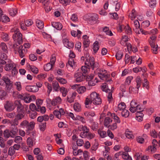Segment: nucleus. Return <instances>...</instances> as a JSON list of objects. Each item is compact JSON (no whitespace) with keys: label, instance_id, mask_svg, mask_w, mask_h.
Here are the masks:
<instances>
[{"label":"nucleus","instance_id":"obj_58","mask_svg":"<svg viewBox=\"0 0 160 160\" xmlns=\"http://www.w3.org/2000/svg\"><path fill=\"white\" fill-rule=\"evenodd\" d=\"M7 94V92L3 90L0 92V98L1 100L5 98V97Z\"/></svg>","mask_w":160,"mask_h":160},{"label":"nucleus","instance_id":"obj_55","mask_svg":"<svg viewBox=\"0 0 160 160\" xmlns=\"http://www.w3.org/2000/svg\"><path fill=\"white\" fill-rule=\"evenodd\" d=\"M125 29L126 33L129 35L132 34L131 29L128 24H127V26H126Z\"/></svg>","mask_w":160,"mask_h":160},{"label":"nucleus","instance_id":"obj_15","mask_svg":"<svg viewBox=\"0 0 160 160\" xmlns=\"http://www.w3.org/2000/svg\"><path fill=\"white\" fill-rule=\"evenodd\" d=\"M52 25L58 30H61L62 28V24L59 22H52Z\"/></svg>","mask_w":160,"mask_h":160},{"label":"nucleus","instance_id":"obj_54","mask_svg":"<svg viewBox=\"0 0 160 160\" xmlns=\"http://www.w3.org/2000/svg\"><path fill=\"white\" fill-rule=\"evenodd\" d=\"M15 150L12 147H10L8 150V154L9 155L12 156L15 153Z\"/></svg>","mask_w":160,"mask_h":160},{"label":"nucleus","instance_id":"obj_50","mask_svg":"<svg viewBox=\"0 0 160 160\" xmlns=\"http://www.w3.org/2000/svg\"><path fill=\"white\" fill-rule=\"evenodd\" d=\"M98 82V80H97V78H96L95 79H92L88 82V84L89 86H94L96 83Z\"/></svg>","mask_w":160,"mask_h":160},{"label":"nucleus","instance_id":"obj_38","mask_svg":"<svg viewBox=\"0 0 160 160\" xmlns=\"http://www.w3.org/2000/svg\"><path fill=\"white\" fill-rule=\"evenodd\" d=\"M98 42L96 41L93 44V51L94 53H96L99 48Z\"/></svg>","mask_w":160,"mask_h":160},{"label":"nucleus","instance_id":"obj_17","mask_svg":"<svg viewBox=\"0 0 160 160\" xmlns=\"http://www.w3.org/2000/svg\"><path fill=\"white\" fill-rule=\"evenodd\" d=\"M27 52V49L22 48L18 50L17 52L19 53V56L21 58H22L25 57V55Z\"/></svg>","mask_w":160,"mask_h":160},{"label":"nucleus","instance_id":"obj_6","mask_svg":"<svg viewBox=\"0 0 160 160\" xmlns=\"http://www.w3.org/2000/svg\"><path fill=\"white\" fill-rule=\"evenodd\" d=\"M14 104L17 107V113H22L25 114V111H27V108H28V106L26 105L25 107V110H24V106L21 103L20 100H16L14 102Z\"/></svg>","mask_w":160,"mask_h":160},{"label":"nucleus","instance_id":"obj_1","mask_svg":"<svg viewBox=\"0 0 160 160\" xmlns=\"http://www.w3.org/2000/svg\"><path fill=\"white\" fill-rule=\"evenodd\" d=\"M96 72L99 78L102 80L105 81V82L101 85V89L104 92H108L110 90L108 89V84H111L113 81L110 78V75L107 73V71L105 70L97 68Z\"/></svg>","mask_w":160,"mask_h":160},{"label":"nucleus","instance_id":"obj_14","mask_svg":"<svg viewBox=\"0 0 160 160\" xmlns=\"http://www.w3.org/2000/svg\"><path fill=\"white\" fill-rule=\"evenodd\" d=\"M98 15L94 13L92 14V16L88 18V20L89 22H91L92 24H94L96 22V21L98 20Z\"/></svg>","mask_w":160,"mask_h":160},{"label":"nucleus","instance_id":"obj_59","mask_svg":"<svg viewBox=\"0 0 160 160\" xmlns=\"http://www.w3.org/2000/svg\"><path fill=\"white\" fill-rule=\"evenodd\" d=\"M82 45V43L80 42H77L75 45V48L78 50V51L80 52L81 51V48Z\"/></svg>","mask_w":160,"mask_h":160},{"label":"nucleus","instance_id":"obj_12","mask_svg":"<svg viewBox=\"0 0 160 160\" xmlns=\"http://www.w3.org/2000/svg\"><path fill=\"white\" fill-rule=\"evenodd\" d=\"M26 89L30 92H37L39 89L36 86H27L26 87Z\"/></svg>","mask_w":160,"mask_h":160},{"label":"nucleus","instance_id":"obj_3","mask_svg":"<svg viewBox=\"0 0 160 160\" xmlns=\"http://www.w3.org/2000/svg\"><path fill=\"white\" fill-rule=\"evenodd\" d=\"M35 124V123L33 121L29 122L27 120H25L21 122L20 127L22 128H26V134L27 135H29L30 134L31 131L34 129Z\"/></svg>","mask_w":160,"mask_h":160},{"label":"nucleus","instance_id":"obj_10","mask_svg":"<svg viewBox=\"0 0 160 160\" xmlns=\"http://www.w3.org/2000/svg\"><path fill=\"white\" fill-rule=\"evenodd\" d=\"M149 43L152 48V50L153 53L156 54L158 53V46L157 45H156V41H150Z\"/></svg>","mask_w":160,"mask_h":160},{"label":"nucleus","instance_id":"obj_8","mask_svg":"<svg viewBox=\"0 0 160 160\" xmlns=\"http://www.w3.org/2000/svg\"><path fill=\"white\" fill-rule=\"evenodd\" d=\"M16 107V105L14 103L7 101L6 103L4 105V108L7 111H11L13 110Z\"/></svg>","mask_w":160,"mask_h":160},{"label":"nucleus","instance_id":"obj_11","mask_svg":"<svg viewBox=\"0 0 160 160\" xmlns=\"http://www.w3.org/2000/svg\"><path fill=\"white\" fill-rule=\"evenodd\" d=\"M108 115H110L112 117L115 123H120L121 122L120 118L115 113H111L110 112H108Z\"/></svg>","mask_w":160,"mask_h":160},{"label":"nucleus","instance_id":"obj_46","mask_svg":"<svg viewBox=\"0 0 160 160\" xmlns=\"http://www.w3.org/2000/svg\"><path fill=\"white\" fill-rule=\"evenodd\" d=\"M156 4L157 2L156 0H150L149 2V6L152 8H153L155 7Z\"/></svg>","mask_w":160,"mask_h":160},{"label":"nucleus","instance_id":"obj_28","mask_svg":"<svg viewBox=\"0 0 160 160\" xmlns=\"http://www.w3.org/2000/svg\"><path fill=\"white\" fill-rule=\"evenodd\" d=\"M135 81L137 83L136 88L138 91L139 88L141 86L142 83V80L140 77L138 76L136 78Z\"/></svg>","mask_w":160,"mask_h":160},{"label":"nucleus","instance_id":"obj_2","mask_svg":"<svg viewBox=\"0 0 160 160\" xmlns=\"http://www.w3.org/2000/svg\"><path fill=\"white\" fill-rule=\"evenodd\" d=\"M84 56L86 61L85 62V65L90 67H91L92 70L97 68L98 64L97 62H95L94 58L93 57H89L90 55L88 52L85 50L84 52Z\"/></svg>","mask_w":160,"mask_h":160},{"label":"nucleus","instance_id":"obj_4","mask_svg":"<svg viewBox=\"0 0 160 160\" xmlns=\"http://www.w3.org/2000/svg\"><path fill=\"white\" fill-rule=\"evenodd\" d=\"M22 37V34L19 31V29H16L13 35L12 38L14 41L17 42L18 44L20 45L22 44L23 42Z\"/></svg>","mask_w":160,"mask_h":160},{"label":"nucleus","instance_id":"obj_43","mask_svg":"<svg viewBox=\"0 0 160 160\" xmlns=\"http://www.w3.org/2000/svg\"><path fill=\"white\" fill-rule=\"evenodd\" d=\"M30 69L32 72L34 74H37L38 72V69L34 66L29 65Z\"/></svg>","mask_w":160,"mask_h":160},{"label":"nucleus","instance_id":"obj_33","mask_svg":"<svg viewBox=\"0 0 160 160\" xmlns=\"http://www.w3.org/2000/svg\"><path fill=\"white\" fill-rule=\"evenodd\" d=\"M127 129L125 132V134L127 138L129 139H133L134 138V135L132 134V132L128 131Z\"/></svg>","mask_w":160,"mask_h":160},{"label":"nucleus","instance_id":"obj_26","mask_svg":"<svg viewBox=\"0 0 160 160\" xmlns=\"http://www.w3.org/2000/svg\"><path fill=\"white\" fill-rule=\"evenodd\" d=\"M12 48L14 49L15 53H16L18 50L23 48V46L22 45L19 46L16 43L13 45Z\"/></svg>","mask_w":160,"mask_h":160},{"label":"nucleus","instance_id":"obj_9","mask_svg":"<svg viewBox=\"0 0 160 160\" xmlns=\"http://www.w3.org/2000/svg\"><path fill=\"white\" fill-rule=\"evenodd\" d=\"M7 62V63L5 64L4 68L6 71L11 70L14 67L15 65H16L10 59H8Z\"/></svg>","mask_w":160,"mask_h":160},{"label":"nucleus","instance_id":"obj_47","mask_svg":"<svg viewBox=\"0 0 160 160\" xmlns=\"http://www.w3.org/2000/svg\"><path fill=\"white\" fill-rule=\"evenodd\" d=\"M60 92L62 93V95L63 97H65L67 94L68 92L67 89L64 87H61L60 88Z\"/></svg>","mask_w":160,"mask_h":160},{"label":"nucleus","instance_id":"obj_52","mask_svg":"<svg viewBox=\"0 0 160 160\" xmlns=\"http://www.w3.org/2000/svg\"><path fill=\"white\" fill-rule=\"evenodd\" d=\"M1 47L3 52L5 53H8L7 47L5 43L2 42L1 43Z\"/></svg>","mask_w":160,"mask_h":160},{"label":"nucleus","instance_id":"obj_13","mask_svg":"<svg viewBox=\"0 0 160 160\" xmlns=\"http://www.w3.org/2000/svg\"><path fill=\"white\" fill-rule=\"evenodd\" d=\"M137 103L132 101L130 103L131 107L129 109L130 112L133 113L136 112L137 111Z\"/></svg>","mask_w":160,"mask_h":160},{"label":"nucleus","instance_id":"obj_27","mask_svg":"<svg viewBox=\"0 0 160 160\" xmlns=\"http://www.w3.org/2000/svg\"><path fill=\"white\" fill-rule=\"evenodd\" d=\"M73 107L74 110L77 112H79L81 110V105L78 102L75 103L73 105Z\"/></svg>","mask_w":160,"mask_h":160},{"label":"nucleus","instance_id":"obj_18","mask_svg":"<svg viewBox=\"0 0 160 160\" xmlns=\"http://www.w3.org/2000/svg\"><path fill=\"white\" fill-rule=\"evenodd\" d=\"M119 152L121 153L120 156L122 155V158L123 159L128 160H132L131 157L129 155L127 152Z\"/></svg>","mask_w":160,"mask_h":160},{"label":"nucleus","instance_id":"obj_7","mask_svg":"<svg viewBox=\"0 0 160 160\" xmlns=\"http://www.w3.org/2000/svg\"><path fill=\"white\" fill-rule=\"evenodd\" d=\"M86 76L82 74V72H77L74 75L75 80L77 82H80L85 79Z\"/></svg>","mask_w":160,"mask_h":160},{"label":"nucleus","instance_id":"obj_29","mask_svg":"<svg viewBox=\"0 0 160 160\" xmlns=\"http://www.w3.org/2000/svg\"><path fill=\"white\" fill-rule=\"evenodd\" d=\"M9 12L11 16H14L17 13V9L16 8H12L10 9Z\"/></svg>","mask_w":160,"mask_h":160},{"label":"nucleus","instance_id":"obj_20","mask_svg":"<svg viewBox=\"0 0 160 160\" xmlns=\"http://www.w3.org/2000/svg\"><path fill=\"white\" fill-rule=\"evenodd\" d=\"M82 66L81 68V71L80 72H82V74L86 76V75L88 74V69H90V67H91L90 66L89 67L87 66Z\"/></svg>","mask_w":160,"mask_h":160},{"label":"nucleus","instance_id":"obj_45","mask_svg":"<svg viewBox=\"0 0 160 160\" xmlns=\"http://www.w3.org/2000/svg\"><path fill=\"white\" fill-rule=\"evenodd\" d=\"M118 108L119 110H123L126 108V105L125 103L121 102L118 105Z\"/></svg>","mask_w":160,"mask_h":160},{"label":"nucleus","instance_id":"obj_25","mask_svg":"<svg viewBox=\"0 0 160 160\" xmlns=\"http://www.w3.org/2000/svg\"><path fill=\"white\" fill-rule=\"evenodd\" d=\"M36 22L37 26L40 29H42L44 27V23L42 21L37 19Z\"/></svg>","mask_w":160,"mask_h":160},{"label":"nucleus","instance_id":"obj_63","mask_svg":"<svg viewBox=\"0 0 160 160\" xmlns=\"http://www.w3.org/2000/svg\"><path fill=\"white\" fill-rule=\"evenodd\" d=\"M24 23L26 26L29 27L33 23V22L31 19H29L25 21Z\"/></svg>","mask_w":160,"mask_h":160},{"label":"nucleus","instance_id":"obj_48","mask_svg":"<svg viewBox=\"0 0 160 160\" xmlns=\"http://www.w3.org/2000/svg\"><path fill=\"white\" fill-rule=\"evenodd\" d=\"M86 90V88L85 86H81L79 87L77 89V91L80 94L83 93Z\"/></svg>","mask_w":160,"mask_h":160},{"label":"nucleus","instance_id":"obj_40","mask_svg":"<svg viewBox=\"0 0 160 160\" xmlns=\"http://www.w3.org/2000/svg\"><path fill=\"white\" fill-rule=\"evenodd\" d=\"M53 66L50 63H49L44 65V69L45 71H48L51 70Z\"/></svg>","mask_w":160,"mask_h":160},{"label":"nucleus","instance_id":"obj_42","mask_svg":"<svg viewBox=\"0 0 160 160\" xmlns=\"http://www.w3.org/2000/svg\"><path fill=\"white\" fill-rule=\"evenodd\" d=\"M121 114L122 117L126 118L129 116V112L128 110L124 109L122 111Z\"/></svg>","mask_w":160,"mask_h":160},{"label":"nucleus","instance_id":"obj_22","mask_svg":"<svg viewBox=\"0 0 160 160\" xmlns=\"http://www.w3.org/2000/svg\"><path fill=\"white\" fill-rule=\"evenodd\" d=\"M36 140L35 138H27V144L29 147H31L33 145V142Z\"/></svg>","mask_w":160,"mask_h":160},{"label":"nucleus","instance_id":"obj_61","mask_svg":"<svg viewBox=\"0 0 160 160\" xmlns=\"http://www.w3.org/2000/svg\"><path fill=\"white\" fill-rule=\"evenodd\" d=\"M150 24V22L149 21L146 20L142 22L141 26L144 28H147L149 26Z\"/></svg>","mask_w":160,"mask_h":160},{"label":"nucleus","instance_id":"obj_64","mask_svg":"<svg viewBox=\"0 0 160 160\" xmlns=\"http://www.w3.org/2000/svg\"><path fill=\"white\" fill-rule=\"evenodd\" d=\"M56 79L61 83L62 84H66L67 82V80L62 78H57Z\"/></svg>","mask_w":160,"mask_h":160},{"label":"nucleus","instance_id":"obj_32","mask_svg":"<svg viewBox=\"0 0 160 160\" xmlns=\"http://www.w3.org/2000/svg\"><path fill=\"white\" fill-rule=\"evenodd\" d=\"M99 95L96 92H92L90 95V98L91 99V100L93 102L95 100L96 98L98 97Z\"/></svg>","mask_w":160,"mask_h":160},{"label":"nucleus","instance_id":"obj_53","mask_svg":"<svg viewBox=\"0 0 160 160\" xmlns=\"http://www.w3.org/2000/svg\"><path fill=\"white\" fill-rule=\"evenodd\" d=\"M91 128L93 130L96 131L98 128V124L96 122H93L91 126Z\"/></svg>","mask_w":160,"mask_h":160},{"label":"nucleus","instance_id":"obj_31","mask_svg":"<svg viewBox=\"0 0 160 160\" xmlns=\"http://www.w3.org/2000/svg\"><path fill=\"white\" fill-rule=\"evenodd\" d=\"M134 25L136 27L135 32L137 33L140 34L139 31L138 29L139 28L140 26L139 22L137 20H135L134 22Z\"/></svg>","mask_w":160,"mask_h":160},{"label":"nucleus","instance_id":"obj_24","mask_svg":"<svg viewBox=\"0 0 160 160\" xmlns=\"http://www.w3.org/2000/svg\"><path fill=\"white\" fill-rule=\"evenodd\" d=\"M52 86L54 90L56 92L59 91V88H60L58 83L57 81H53L52 83Z\"/></svg>","mask_w":160,"mask_h":160},{"label":"nucleus","instance_id":"obj_39","mask_svg":"<svg viewBox=\"0 0 160 160\" xmlns=\"http://www.w3.org/2000/svg\"><path fill=\"white\" fill-rule=\"evenodd\" d=\"M28 113H30V117L32 119L35 118L37 116V112L35 111H32L31 112L29 110L27 112Z\"/></svg>","mask_w":160,"mask_h":160},{"label":"nucleus","instance_id":"obj_23","mask_svg":"<svg viewBox=\"0 0 160 160\" xmlns=\"http://www.w3.org/2000/svg\"><path fill=\"white\" fill-rule=\"evenodd\" d=\"M99 145V143L98 141L96 139H95L94 142L91 148V149L92 151H96L98 148Z\"/></svg>","mask_w":160,"mask_h":160},{"label":"nucleus","instance_id":"obj_56","mask_svg":"<svg viewBox=\"0 0 160 160\" xmlns=\"http://www.w3.org/2000/svg\"><path fill=\"white\" fill-rule=\"evenodd\" d=\"M98 133L99 134L100 136L102 138H104L106 136V132L104 131H101L99 129L98 130Z\"/></svg>","mask_w":160,"mask_h":160},{"label":"nucleus","instance_id":"obj_16","mask_svg":"<svg viewBox=\"0 0 160 160\" xmlns=\"http://www.w3.org/2000/svg\"><path fill=\"white\" fill-rule=\"evenodd\" d=\"M80 128L83 131L82 132H81L80 133V136H82L85 134H86L89 131V129L87 126H83V125L80 126Z\"/></svg>","mask_w":160,"mask_h":160},{"label":"nucleus","instance_id":"obj_41","mask_svg":"<svg viewBox=\"0 0 160 160\" xmlns=\"http://www.w3.org/2000/svg\"><path fill=\"white\" fill-rule=\"evenodd\" d=\"M102 103V99L100 97L99 95L97 97L95 100L93 101V103L95 105H100Z\"/></svg>","mask_w":160,"mask_h":160},{"label":"nucleus","instance_id":"obj_36","mask_svg":"<svg viewBox=\"0 0 160 160\" xmlns=\"http://www.w3.org/2000/svg\"><path fill=\"white\" fill-rule=\"evenodd\" d=\"M123 56V53L121 51H118L115 57L116 59L118 60H120Z\"/></svg>","mask_w":160,"mask_h":160},{"label":"nucleus","instance_id":"obj_37","mask_svg":"<svg viewBox=\"0 0 160 160\" xmlns=\"http://www.w3.org/2000/svg\"><path fill=\"white\" fill-rule=\"evenodd\" d=\"M1 21L3 22L7 23L9 22L10 20V18L7 16L3 15V16H1Z\"/></svg>","mask_w":160,"mask_h":160},{"label":"nucleus","instance_id":"obj_21","mask_svg":"<svg viewBox=\"0 0 160 160\" xmlns=\"http://www.w3.org/2000/svg\"><path fill=\"white\" fill-rule=\"evenodd\" d=\"M94 137V134H93L91 132H89L87 134H85L82 136H81V137L82 138H86L90 139H91L93 138Z\"/></svg>","mask_w":160,"mask_h":160},{"label":"nucleus","instance_id":"obj_19","mask_svg":"<svg viewBox=\"0 0 160 160\" xmlns=\"http://www.w3.org/2000/svg\"><path fill=\"white\" fill-rule=\"evenodd\" d=\"M112 121V118H109V117H106L105 118L104 124V126L108 128V126L110 125H109L110 123H111Z\"/></svg>","mask_w":160,"mask_h":160},{"label":"nucleus","instance_id":"obj_44","mask_svg":"<svg viewBox=\"0 0 160 160\" xmlns=\"http://www.w3.org/2000/svg\"><path fill=\"white\" fill-rule=\"evenodd\" d=\"M45 84L47 86V88H48L47 92L48 93V96H49L50 92L52 90V88L51 85L48 82H45Z\"/></svg>","mask_w":160,"mask_h":160},{"label":"nucleus","instance_id":"obj_5","mask_svg":"<svg viewBox=\"0 0 160 160\" xmlns=\"http://www.w3.org/2000/svg\"><path fill=\"white\" fill-rule=\"evenodd\" d=\"M2 80L6 84L5 88L7 92H9L13 88V82L10 81V79L7 76H3Z\"/></svg>","mask_w":160,"mask_h":160},{"label":"nucleus","instance_id":"obj_62","mask_svg":"<svg viewBox=\"0 0 160 160\" xmlns=\"http://www.w3.org/2000/svg\"><path fill=\"white\" fill-rule=\"evenodd\" d=\"M14 84L16 86V89L18 91H20L22 89V86L20 82H16Z\"/></svg>","mask_w":160,"mask_h":160},{"label":"nucleus","instance_id":"obj_60","mask_svg":"<svg viewBox=\"0 0 160 160\" xmlns=\"http://www.w3.org/2000/svg\"><path fill=\"white\" fill-rule=\"evenodd\" d=\"M25 114L17 113V114L15 117L18 120H21L24 118Z\"/></svg>","mask_w":160,"mask_h":160},{"label":"nucleus","instance_id":"obj_49","mask_svg":"<svg viewBox=\"0 0 160 160\" xmlns=\"http://www.w3.org/2000/svg\"><path fill=\"white\" fill-rule=\"evenodd\" d=\"M131 15L129 16L132 20H133L136 18L137 12L134 9H133Z\"/></svg>","mask_w":160,"mask_h":160},{"label":"nucleus","instance_id":"obj_30","mask_svg":"<svg viewBox=\"0 0 160 160\" xmlns=\"http://www.w3.org/2000/svg\"><path fill=\"white\" fill-rule=\"evenodd\" d=\"M102 31L103 32L106 33V34L112 36L113 35V34L111 30H109V28L107 27H105L103 28Z\"/></svg>","mask_w":160,"mask_h":160},{"label":"nucleus","instance_id":"obj_57","mask_svg":"<svg viewBox=\"0 0 160 160\" xmlns=\"http://www.w3.org/2000/svg\"><path fill=\"white\" fill-rule=\"evenodd\" d=\"M144 82L142 83V87H145L147 89H148L149 88V82L146 79H144Z\"/></svg>","mask_w":160,"mask_h":160},{"label":"nucleus","instance_id":"obj_51","mask_svg":"<svg viewBox=\"0 0 160 160\" xmlns=\"http://www.w3.org/2000/svg\"><path fill=\"white\" fill-rule=\"evenodd\" d=\"M46 123H41L39 125V128L40 130L42 131H44L46 129Z\"/></svg>","mask_w":160,"mask_h":160},{"label":"nucleus","instance_id":"obj_34","mask_svg":"<svg viewBox=\"0 0 160 160\" xmlns=\"http://www.w3.org/2000/svg\"><path fill=\"white\" fill-rule=\"evenodd\" d=\"M18 130L17 128H13L12 130L10 131L11 137L12 138H14L15 137L18 132Z\"/></svg>","mask_w":160,"mask_h":160},{"label":"nucleus","instance_id":"obj_35","mask_svg":"<svg viewBox=\"0 0 160 160\" xmlns=\"http://www.w3.org/2000/svg\"><path fill=\"white\" fill-rule=\"evenodd\" d=\"M3 134L5 138H8L11 137L10 131L8 129H6L3 132Z\"/></svg>","mask_w":160,"mask_h":160}]
</instances>
